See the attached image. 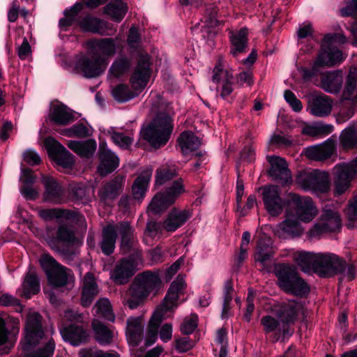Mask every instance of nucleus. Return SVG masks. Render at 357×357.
Returning <instances> with one entry per match:
<instances>
[{
  "instance_id": "7ed1b4c3",
  "label": "nucleus",
  "mask_w": 357,
  "mask_h": 357,
  "mask_svg": "<svg viewBox=\"0 0 357 357\" xmlns=\"http://www.w3.org/2000/svg\"><path fill=\"white\" fill-rule=\"evenodd\" d=\"M161 285V280L159 271H146L138 274L128 292V298H125L124 301L128 306L133 310L136 309L149 295Z\"/></svg>"
},
{
  "instance_id": "f03ea898",
  "label": "nucleus",
  "mask_w": 357,
  "mask_h": 357,
  "mask_svg": "<svg viewBox=\"0 0 357 357\" xmlns=\"http://www.w3.org/2000/svg\"><path fill=\"white\" fill-rule=\"evenodd\" d=\"M185 287V277L179 274L171 284L162 303L155 310L149 321L145 337L146 347H150L156 342L161 322L168 317L167 313L178 305L179 296Z\"/></svg>"
},
{
  "instance_id": "5fc2aeb1",
  "label": "nucleus",
  "mask_w": 357,
  "mask_h": 357,
  "mask_svg": "<svg viewBox=\"0 0 357 357\" xmlns=\"http://www.w3.org/2000/svg\"><path fill=\"white\" fill-rule=\"evenodd\" d=\"M112 96L116 101L123 102L133 98L136 93L130 91L127 85L121 84L112 89Z\"/></svg>"
},
{
  "instance_id": "bf43d9fd",
  "label": "nucleus",
  "mask_w": 357,
  "mask_h": 357,
  "mask_svg": "<svg viewBox=\"0 0 357 357\" xmlns=\"http://www.w3.org/2000/svg\"><path fill=\"white\" fill-rule=\"evenodd\" d=\"M271 247H258L255 254V259L256 261L261 263L263 266L268 265L273 257V252L271 250Z\"/></svg>"
},
{
  "instance_id": "1a4fd4ad",
  "label": "nucleus",
  "mask_w": 357,
  "mask_h": 357,
  "mask_svg": "<svg viewBox=\"0 0 357 357\" xmlns=\"http://www.w3.org/2000/svg\"><path fill=\"white\" fill-rule=\"evenodd\" d=\"M341 226L339 213L331 208H325L320 220L314 225L307 232V235L310 238H319L325 233L338 231Z\"/></svg>"
},
{
  "instance_id": "c03bdc74",
  "label": "nucleus",
  "mask_w": 357,
  "mask_h": 357,
  "mask_svg": "<svg viewBox=\"0 0 357 357\" xmlns=\"http://www.w3.org/2000/svg\"><path fill=\"white\" fill-rule=\"evenodd\" d=\"M53 146L57 164L64 168H71L74 165L73 155L57 142H54Z\"/></svg>"
},
{
  "instance_id": "79ce46f5",
  "label": "nucleus",
  "mask_w": 357,
  "mask_h": 357,
  "mask_svg": "<svg viewBox=\"0 0 357 357\" xmlns=\"http://www.w3.org/2000/svg\"><path fill=\"white\" fill-rule=\"evenodd\" d=\"M178 142L183 154L193 151L201 144L199 139L190 131L183 132L178 139Z\"/></svg>"
},
{
  "instance_id": "a211bd4d",
  "label": "nucleus",
  "mask_w": 357,
  "mask_h": 357,
  "mask_svg": "<svg viewBox=\"0 0 357 357\" xmlns=\"http://www.w3.org/2000/svg\"><path fill=\"white\" fill-rule=\"evenodd\" d=\"M335 150V140L329 138L321 144L307 147L305 149L304 153L308 159L323 161L330 158Z\"/></svg>"
},
{
  "instance_id": "f3484780",
  "label": "nucleus",
  "mask_w": 357,
  "mask_h": 357,
  "mask_svg": "<svg viewBox=\"0 0 357 357\" xmlns=\"http://www.w3.org/2000/svg\"><path fill=\"white\" fill-rule=\"evenodd\" d=\"M150 74V57L146 54H141L130 79L132 87L136 89H144L147 84Z\"/></svg>"
},
{
  "instance_id": "13d9d810",
  "label": "nucleus",
  "mask_w": 357,
  "mask_h": 357,
  "mask_svg": "<svg viewBox=\"0 0 357 357\" xmlns=\"http://www.w3.org/2000/svg\"><path fill=\"white\" fill-rule=\"evenodd\" d=\"M347 42V38L342 33H336L326 34L322 44L326 47H335V45H342Z\"/></svg>"
},
{
  "instance_id": "052dcab7",
  "label": "nucleus",
  "mask_w": 357,
  "mask_h": 357,
  "mask_svg": "<svg viewBox=\"0 0 357 357\" xmlns=\"http://www.w3.org/2000/svg\"><path fill=\"white\" fill-rule=\"evenodd\" d=\"M63 134L69 137H85L89 135V129L82 123H77L70 128L66 129Z\"/></svg>"
},
{
  "instance_id": "c85d7f7f",
  "label": "nucleus",
  "mask_w": 357,
  "mask_h": 357,
  "mask_svg": "<svg viewBox=\"0 0 357 357\" xmlns=\"http://www.w3.org/2000/svg\"><path fill=\"white\" fill-rule=\"evenodd\" d=\"M81 29L86 32H92L100 35H109V24L100 19L91 15H86L79 22Z\"/></svg>"
},
{
  "instance_id": "6e6552de",
  "label": "nucleus",
  "mask_w": 357,
  "mask_h": 357,
  "mask_svg": "<svg viewBox=\"0 0 357 357\" xmlns=\"http://www.w3.org/2000/svg\"><path fill=\"white\" fill-rule=\"evenodd\" d=\"M129 252L130 254L118 261L110 272V278L116 284H126L142 265L141 252L137 249H132Z\"/></svg>"
},
{
  "instance_id": "e433bc0d",
  "label": "nucleus",
  "mask_w": 357,
  "mask_h": 357,
  "mask_svg": "<svg viewBox=\"0 0 357 357\" xmlns=\"http://www.w3.org/2000/svg\"><path fill=\"white\" fill-rule=\"evenodd\" d=\"M42 182L45 188V197L48 202L59 203L63 190L53 177L43 176Z\"/></svg>"
},
{
  "instance_id": "f704fd0d",
  "label": "nucleus",
  "mask_w": 357,
  "mask_h": 357,
  "mask_svg": "<svg viewBox=\"0 0 357 357\" xmlns=\"http://www.w3.org/2000/svg\"><path fill=\"white\" fill-rule=\"evenodd\" d=\"M151 175L152 170L146 169L135 179L132 187V196L135 199L140 200L144 197Z\"/></svg>"
},
{
  "instance_id": "4be33fe9",
  "label": "nucleus",
  "mask_w": 357,
  "mask_h": 357,
  "mask_svg": "<svg viewBox=\"0 0 357 357\" xmlns=\"http://www.w3.org/2000/svg\"><path fill=\"white\" fill-rule=\"evenodd\" d=\"M302 306L300 303L291 301L283 303L275 310L277 317L284 325L289 326L294 324L297 319L298 314L301 312Z\"/></svg>"
},
{
  "instance_id": "0eeeda50",
  "label": "nucleus",
  "mask_w": 357,
  "mask_h": 357,
  "mask_svg": "<svg viewBox=\"0 0 357 357\" xmlns=\"http://www.w3.org/2000/svg\"><path fill=\"white\" fill-rule=\"evenodd\" d=\"M295 183L303 190L317 194L326 193L331 190L329 174L319 169L299 172L295 178Z\"/></svg>"
},
{
  "instance_id": "774afa93",
  "label": "nucleus",
  "mask_w": 357,
  "mask_h": 357,
  "mask_svg": "<svg viewBox=\"0 0 357 357\" xmlns=\"http://www.w3.org/2000/svg\"><path fill=\"white\" fill-rule=\"evenodd\" d=\"M112 139L114 143L123 149H128L133 141L130 137L126 136L121 132H114L112 135Z\"/></svg>"
},
{
  "instance_id": "cd10ccee",
  "label": "nucleus",
  "mask_w": 357,
  "mask_h": 357,
  "mask_svg": "<svg viewBox=\"0 0 357 357\" xmlns=\"http://www.w3.org/2000/svg\"><path fill=\"white\" fill-rule=\"evenodd\" d=\"M126 339L132 347L137 346L142 340L143 326L140 317H130L127 320Z\"/></svg>"
},
{
  "instance_id": "f257e3e1",
  "label": "nucleus",
  "mask_w": 357,
  "mask_h": 357,
  "mask_svg": "<svg viewBox=\"0 0 357 357\" xmlns=\"http://www.w3.org/2000/svg\"><path fill=\"white\" fill-rule=\"evenodd\" d=\"M22 351L17 357H52L55 349L54 340L45 336L42 317L36 312L28 314L24 339L21 342Z\"/></svg>"
},
{
  "instance_id": "a19ab883",
  "label": "nucleus",
  "mask_w": 357,
  "mask_h": 357,
  "mask_svg": "<svg viewBox=\"0 0 357 357\" xmlns=\"http://www.w3.org/2000/svg\"><path fill=\"white\" fill-rule=\"evenodd\" d=\"M116 40L111 38H101L92 42L93 49L101 53L103 56H113L119 47L116 44Z\"/></svg>"
},
{
  "instance_id": "bb28decb",
  "label": "nucleus",
  "mask_w": 357,
  "mask_h": 357,
  "mask_svg": "<svg viewBox=\"0 0 357 357\" xmlns=\"http://www.w3.org/2000/svg\"><path fill=\"white\" fill-rule=\"evenodd\" d=\"M99 158L100 163L98 172L101 176L112 172L119 166V158L107 149L100 148Z\"/></svg>"
},
{
  "instance_id": "412c9836",
  "label": "nucleus",
  "mask_w": 357,
  "mask_h": 357,
  "mask_svg": "<svg viewBox=\"0 0 357 357\" xmlns=\"http://www.w3.org/2000/svg\"><path fill=\"white\" fill-rule=\"evenodd\" d=\"M321 77L319 83L318 80L313 79L314 82L324 89L325 91L331 93H335L340 91L343 78L340 71H322L319 75Z\"/></svg>"
},
{
  "instance_id": "423d86ee",
  "label": "nucleus",
  "mask_w": 357,
  "mask_h": 357,
  "mask_svg": "<svg viewBox=\"0 0 357 357\" xmlns=\"http://www.w3.org/2000/svg\"><path fill=\"white\" fill-rule=\"evenodd\" d=\"M343 60L342 53L337 47H330L321 44V50L314 59L311 68H303L301 69L303 78L305 81H310L317 78L322 73L325 68H331Z\"/></svg>"
},
{
  "instance_id": "dca6fc26",
  "label": "nucleus",
  "mask_w": 357,
  "mask_h": 357,
  "mask_svg": "<svg viewBox=\"0 0 357 357\" xmlns=\"http://www.w3.org/2000/svg\"><path fill=\"white\" fill-rule=\"evenodd\" d=\"M262 197L265 208L271 215L278 216L282 213L285 203L281 197L278 186L268 185L264 187Z\"/></svg>"
},
{
  "instance_id": "09e8293b",
  "label": "nucleus",
  "mask_w": 357,
  "mask_h": 357,
  "mask_svg": "<svg viewBox=\"0 0 357 357\" xmlns=\"http://www.w3.org/2000/svg\"><path fill=\"white\" fill-rule=\"evenodd\" d=\"M96 313L105 319L114 322L115 316L108 298H101L98 300L94 307Z\"/></svg>"
},
{
  "instance_id": "ddd939ff",
  "label": "nucleus",
  "mask_w": 357,
  "mask_h": 357,
  "mask_svg": "<svg viewBox=\"0 0 357 357\" xmlns=\"http://www.w3.org/2000/svg\"><path fill=\"white\" fill-rule=\"evenodd\" d=\"M291 199L295 207L291 209L301 222H310L317 216L318 210L311 197L294 194Z\"/></svg>"
},
{
  "instance_id": "9b49d317",
  "label": "nucleus",
  "mask_w": 357,
  "mask_h": 357,
  "mask_svg": "<svg viewBox=\"0 0 357 357\" xmlns=\"http://www.w3.org/2000/svg\"><path fill=\"white\" fill-rule=\"evenodd\" d=\"M19 319L3 314L0 317V355L8 354L13 346V337L19 333Z\"/></svg>"
},
{
  "instance_id": "7c9ffc66",
  "label": "nucleus",
  "mask_w": 357,
  "mask_h": 357,
  "mask_svg": "<svg viewBox=\"0 0 357 357\" xmlns=\"http://www.w3.org/2000/svg\"><path fill=\"white\" fill-rule=\"evenodd\" d=\"M63 339L73 346H78L85 342L88 337L86 330L82 326L70 325L61 329Z\"/></svg>"
},
{
  "instance_id": "39448f33",
  "label": "nucleus",
  "mask_w": 357,
  "mask_h": 357,
  "mask_svg": "<svg viewBox=\"0 0 357 357\" xmlns=\"http://www.w3.org/2000/svg\"><path fill=\"white\" fill-rule=\"evenodd\" d=\"M279 287L284 292L297 296L306 295L310 287L300 277L296 268L287 264H278L274 268Z\"/></svg>"
},
{
  "instance_id": "4468645a",
  "label": "nucleus",
  "mask_w": 357,
  "mask_h": 357,
  "mask_svg": "<svg viewBox=\"0 0 357 357\" xmlns=\"http://www.w3.org/2000/svg\"><path fill=\"white\" fill-rule=\"evenodd\" d=\"M107 64L106 59L94 52L91 58L84 56L79 59L76 68L84 77L92 78L100 75L105 70Z\"/></svg>"
},
{
  "instance_id": "3c124183",
  "label": "nucleus",
  "mask_w": 357,
  "mask_h": 357,
  "mask_svg": "<svg viewBox=\"0 0 357 357\" xmlns=\"http://www.w3.org/2000/svg\"><path fill=\"white\" fill-rule=\"evenodd\" d=\"M173 203H169L167 198L163 193H158L153 198L148 206V211L156 214L160 213L167 208Z\"/></svg>"
},
{
  "instance_id": "338daca9",
  "label": "nucleus",
  "mask_w": 357,
  "mask_h": 357,
  "mask_svg": "<svg viewBox=\"0 0 357 357\" xmlns=\"http://www.w3.org/2000/svg\"><path fill=\"white\" fill-rule=\"evenodd\" d=\"M67 261H73L78 254L77 247H53Z\"/></svg>"
},
{
  "instance_id": "864d4df0",
  "label": "nucleus",
  "mask_w": 357,
  "mask_h": 357,
  "mask_svg": "<svg viewBox=\"0 0 357 357\" xmlns=\"http://www.w3.org/2000/svg\"><path fill=\"white\" fill-rule=\"evenodd\" d=\"M119 231L121 238V245H130L137 243L134 231L128 222L119 224Z\"/></svg>"
},
{
  "instance_id": "6ab92c4d",
  "label": "nucleus",
  "mask_w": 357,
  "mask_h": 357,
  "mask_svg": "<svg viewBox=\"0 0 357 357\" xmlns=\"http://www.w3.org/2000/svg\"><path fill=\"white\" fill-rule=\"evenodd\" d=\"M125 183V176L117 175L110 181L103 185L98 191V196L102 202L109 204L122 192Z\"/></svg>"
},
{
  "instance_id": "69168bd1",
  "label": "nucleus",
  "mask_w": 357,
  "mask_h": 357,
  "mask_svg": "<svg viewBox=\"0 0 357 357\" xmlns=\"http://www.w3.org/2000/svg\"><path fill=\"white\" fill-rule=\"evenodd\" d=\"M79 357H120L116 351L107 352L102 350L83 349L79 353Z\"/></svg>"
},
{
  "instance_id": "20e7f679",
  "label": "nucleus",
  "mask_w": 357,
  "mask_h": 357,
  "mask_svg": "<svg viewBox=\"0 0 357 357\" xmlns=\"http://www.w3.org/2000/svg\"><path fill=\"white\" fill-rule=\"evenodd\" d=\"M172 130L171 116L167 113L159 112L151 123L142 128L140 135L151 146L158 149L167 143Z\"/></svg>"
},
{
  "instance_id": "b1692460",
  "label": "nucleus",
  "mask_w": 357,
  "mask_h": 357,
  "mask_svg": "<svg viewBox=\"0 0 357 357\" xmlns=\"http://www.w3.org/2000/svg\"><path fill=\"white\" fill-rule=\"evenodd\" d=\"M332 100L325 95L314 96L308 103V109L310 114L318 117L328 116L332 111Z\"/></svg>"
},
{
  "instance_id": "4c0bfd02",
  "label": "nucleus",
  "mask_w": 357,
  "mask_h": 357,
  "mask_svg": "<svg viewBox=\"0 0 357 357\" xmlns=\"http://www.w3.org/2000/svg\"><path fill=\"white\" fill-rule=\"evenodd\" d=\"M68 146L80 157L89 158L93 156L96 149V143L93 139L82 142L69 141Z\"/></svg>"
},
{
  "instance_id": "0e129e2a",
  "label": "nucleus",
  "mask_w": 357,
  "mask_h": 357,
  "mask_svg": "<svg viewBox=\"0 0 357 357\" xmlns=\"http://www.w3.org/2000/svg\"><path fill=\"white\" fill-rule=\"evenodd\" d=\"M40 264L47 276L53 271L59 264L50 255L43 254L40 259Z\"/></svg>"
},
{
  "instance_id": "a18cd8bd",
  "label": "nucleus",
  "mask_w": 357,
  "mask_h": 357,
  "mask_svg": "<svg viewBox=\"0 0 357 357\" xmlns=\"http://www.w3.org/2000/svg\"><path fill=\"white\" fill-rule=\"evenodd\" d=\"M56 240L59 242L66 243L69 244L81 243L79 237L75 234L74 230L66 225H61L59 227L56 231Z\"/></svg>"
},
{
  "instance_id": "72a5a7b5",
  "label": "nucleus",
  "mask_w": 357,
  "mask_h": 357,
  "mask_svg": "<svg viewBox=\"0 0 357 357\" xmlns=\"http://www.w3.org/2000/svg\"><path fill=\"white\" fill-rule=\"evenodd\" d=\"M230 40L231 47L230 53L236 57L239 54L245 51L248 45V29L243 28L238 31L231 32Z\"/></svg>"
},
{
  "instance_id": "5701e85b",
  "label": "nucleus",
  "mask_w": 357,
  "mask_h": 357,
  "mask_svg": "<svg viewBox=\"0 0 357 357\" xmlns=\"http://www.w3.org/2000/svg\"><path fill=\"white\" fill-rule=\"evenodd\" d=\"M100 289L94 275L88 272L83 278L80 303L83 307L89 306L99 294Z\"/></svg>"
},
{
  "instance_id": "e2e57ef3",
  "label": "nucleus",
  "mask_w": 357,
  "mask_h": 357,
  "mask_svg": "<svg viewBox=\"0 0 357 357\" xmlns=\"http://www.w3.org/2000/svg\"><path fill=\"white\" fill-rule=\"evenodd\" d=\"M117 237L116 230L114 226L106 227L102 231V245H114Z\"/></svg>"
},
{
  "instance_id": "49530a36",
  "label": "nucleus",
  "mask_w": 357,
  "mask_h": 357,
  "mask_svg": "<svg viewBox=\"0 0 357 357\" xmlns=\"http://www.w3.org/2000/svg\"><path fill=\"white\" fill-rule=\"evenodd\" d=\"M177 174V170L174 166H161L155 172V185H164L176 178Z\"/></svg>"
},
{
  "instance_id": "680f3d73",
  "label": "nucleus",
  "mask_w": 357,
  "mask_h": 357,
  "mask_svg": "<svg viewBox=\"0 0 357 357\" xmlns=\"http://www.w3.org/2000/svg\"><path fill=\"white\" fill-rule=\"evenodd\" d=\"M198 316L195 314H190V317L185 318L181 325V331L183 334H190L197 327Z\"/></svg>"
},
{
  "instance_id": "f8f14e48",
  "label": "nucleus",
  "mask_w": 357,
  "mask_h": 357,
  "mask_svg": "<svg viewBox=\"0 0 357 357\" xmlns=\"http://www.w3.org/2000/svg\"><path fill=\"white\" fill-rule=\"evenodd\" d=\"M344 260L331 253L317 254L315 273L321 277H328L343 271Z\"/></svg>"
},
{
  "instance_id": "37998d69",
  "label": "nucleus",
  "mask_w": 357,
  "mask_h": 357,
  "mask_svg": "<svg viewBox=\"0 0 357 357\" xmlns=\"http://www.w3.org/2000/svg\"><path fill=\"white\" fill-rule=\"evenodd\" d=\"M342 98L351 102L357 101V70H351L347 77Z\"/></svg>"
},
{
  "instance_id": "c756f323",
  "label": "nucleus",
  "mask_w": 357,
  "mask_h": 357,
  "mask_svg": "<svg viewBox=\"0 0 357 357\" xmlns=\"http://www.w3.org/2000/svg\"><path fill=\"white\" fill-rule=\"evenodd\" d=\"M92 328L95 339L100 345L107 346L113 343L116 335L113 328H109L98 319L92 321Z\"/></svg>"
},
{
  "instance_id": "de8ad7c7",
  "label": "nucleus",
  "mask_w": 357,
  "mask_h": 357,
  "mask_svg": "<svg viewBox=\"0 0 357 357\" xmlns=\"http://www.w3.org/2000/svg\"><path fill=\"white\" fill-rule=\"evenodd\" d=\"M340 142L345 150L357 147V131L356 129L349 127L342 130L340 136Z\"/></svg>"
},
{
  "instance_id": "ea45409f",
  "label": "nucleus",
  "mask_w": 357,
  "mask_h": 357,
  "mask_svg": "<svg viewBox=\"0 0 357 357\" xmlns=\"http://www.w3.org/2000/svg\"><path fill=\"white\" fill-rule=\"evenodd\" d=\"M50 119L57 125L66 126L73 121L74 116L66 106L56 105L52 107Z\"/></svg>"
},
{
  "instance_id": "8fccbe9b",
  "label": "nucleus",
  "mask_w": 357,
  "mask_h": 357,
  "mask_svg": "<svg viewBox=\"0 0 357 357\" xmlns=\"http://www.w3.org/2000/svg\"><path fill=\"white\" fill-rule=\"evenodd\" d=\"M184 191L183 181L181 178H179L175 180L170 186L167 187L163 194L167 197L169 203L174 204Z\"/></svg>"
},
{
  "instance_id": "58836bf2",
  "label": "nucleus",
  "mask_w": 357,
  "mask_h": 357,
  "mask_svg": "<svg viewBox=\"0 0 357 357\" xmlns=\"http://www.w3.org/2000/svg\"><path fill=\"white\" fill-rule=\"evenodd\" d=\"M128 10L127 3L122 0H111L104 8V13L110 16L112 20L119 22Z\"/></svg>"
},
{
  "instance_id": "a878e982",
  "label": "nucleus",
  "mask_w": 357,
  "mask_h": 357,
  "mask_svg": "<svg viewBox=\"0 0 357 357\" xmlns=\"http://www.w3.org/2000/svg\"><path fill=\"white\" fill-rule=\"evenodd\" d=\"M49 283L56 287L66 285L73 286L74 277L72 271L65 266L59 265L47 276Z\"/></svg>"
},
{
  "instance_id": "9d476101",
  "label": "nucleus",
  "mask_w": 357,
  "mask_h": 357,
  "mask_svg": "<svg viewBox=\"0 0 357 357\" xmlns=\"http://www.w3.org/2000/svg\"><path fill=\"white\" fill-rule=\"evenodd\" d=\"M357 175V158L349 163H342L334 167V195L344 193L350 187L351 179Z\"/></svg>"
},
{
  "instance_id": "393cba45",
  "label": "nucleus",
  "mask_w": 357,
  "mask_h": 357,
  "mask_svg": "<svg viewBox=\"0 0 357 357\" xmlns=\"http://www.w3.org/2000/svg\"><path fill=\"white\" fill-rule=\"evenodd\" d=\"M192 216L190 210L172 209L163 222V227L167 231H174L183 225Z\"/></svg>"
},
{
  "instance_id": "603ef678",
  "label": "nucleus",
  "mask_w": 357,
  "mask_h": 357,
  "mask_svg": "<svg viewBox=\"0 0 357 357\" xmlns=\"http://www.w3.org/2000/svg\"><path fill=\"white\" fill-rule=\"evenodd\" d=\"M131 66V61L125 56L117 58L109 68L111 74L119 77L128 72Z\"/></svg>"
},
{
  "instance_id": "2eb2a0df",
  "label": "nucleus",
  "mask_w": 357,
  "mask_h": 357,
  "mask_svg": "<svg viewBox=\"0 0 357 357\" xmlns=\"http://www.w3.org/2000/svg\"><path fill=\"white\" fill-rule=\"evenodd\" d=\"M301 222L296 218L294 211L291 209H288L285 213V219L275 228V235L282 239L298 236L303 231Z\"/></svg>"
},
{
  "instance_id": "c9c22d12",
  "label": "nucleus",
  "mask_w": 357,
  "mask_h": 357,
  "mask_svg": "<svg viewBox=\"0 0 357 357\" xmlns=\"http://www.w3.org/2000/svg\"><path fill=\"white\" fill-rule=\"evenodd\" d=\"M294 261L305 273H315L317 254L301 251L294 254Z\"/></svg>"
},
{
  "instance_id": "aec40b11",
  "label": "nucleus",
  "mask_w": 357,
  "mask_h": 357,
  "mask_svg": "<svg viewBox=\"0 0 357 357\" xmlns=\"http://www.w3.org/2000/svg\"><path fill=\"white\" fill-rule=\"evenodd\" d=\"M268 161L271 165L269 175L275 180H278L282 185L291 181L290 170L285 160L275 155L268 156Z\"/></svg>"
},
{
  "instance_id": "473e14b6",
  "label": "nucleus",
  "mask_w": 357,
  "mask_h": 357,
  "mask_svg": "<svg viewBox=\"0 0 357 357\" xmlns=\"http://www.w3.org/2000/svg\"><path fill=\"white\" fill-rule=\"evenodd\" d=\"M40 291L38 277L34 271H29L24 278L22 288L18 289L19 294L25 298H30L32 295Z\"/></svg>"
},
{
  "instance_id": "4d7b16f0",
  "label": "nucleus",
  "mask_w": 357,
  "mask_h": 357,
  "mask_svg": "<svg viewBox=\"0 0 357 357\" xmlns=\"http://www.w3.org/2000/svg\"><path fill=\"white\" fill-rule=\"evenodd\" d=\"M345 213L349 220L347 227H355V223L357 222V195L349 201V205L345 209Z\"/></svg>"
},
{
  "instance_id": "6e6d98bb",
  "label": "nucleus",
  "mask_w": 357,
  "mask_h": 357,
  "mask_svg": "<svg viewBox=\"0 0 357 357\" xmlns=\"http://www.w3.org/2000/svg\"><path fill=\"white\" fill-rule=\"evenodd\" d=\"M233 74L228 70L223 68L222 60L219 59L218 64L213 69V75L212 77L213 81L215 82H222L233 80Z\"/></svg>"
},
{
  "instance_id": "2f4dec72",
  "label": "nucleus",
  "mask_w": 357,
  "mask_h": 357,
  "mask_svg": "<svg viewBox=\"0 0 357 357\" xmlns=\"http://www.w3.org/2000/svg\"><path fill=\"white\" fill-rule=\"evenodd\" d=\"M261 324L266 333H275L274 341H278L280 335L284 336L289 333L287 326L284 325L271 315H266L261 319Z\"/></svg>"
}]
</instances>
